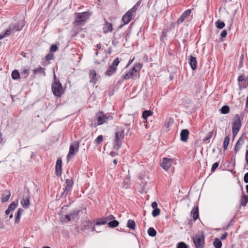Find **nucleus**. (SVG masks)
I'll list each match as a JSON object with an SVG mask.
<instances>
[{"label": "nucleus", "mask_w": 248, "mask_h": 248, "mask_svg": "<svg viewBox=\"0 0 248 248\" xmlns=\"http://www.w3.org/2000/svg\"><path fill=\"white\" fill-rule=\"evenodd\" d=\"M160 209L157 208L153 209L152 214L154 217H156L160 214Z\"/></svg>", "instance_id": "4c0bfd02"}, {"label": "nucleus", "mask_w": 248, "mask_h": 248, "mask_svg": "<svg viewBox=\"0 0 248 248\" xmlns=\"http://www.w3.org/2000/svg\"><path fill=\"white\" fill-rule=\"evenodd\" d=\"M124 136V130L123 127H119L116 131L115 139L113 143L114 148L118 150L121 147Z\"/></svg>", "instance_id": "7ed1b4c3"}, {"label": "nucleus", "mask_w": 248, "mask_h": 248, "mask_svg": "<svg viewBox=\"0 0 248 248\" xmlns=\"http://www.w3.org/2000/svg\"><path fill=\"white\" fill-rule=\"evenodd\" d=\"M11 196V192L9 190H6L2 194L1 202H5L8 201Z\"/></svg>", "instance_id": "4be33fe9"}, {"label": "nucleus", "mask_w": 248, "mask_h": 248, "mask_svg": "<svg viewBox=\"0 0 248 248\" xmlns=\"http://www.w3.org/2000/svg\"><path fill=\"white\" fill-rule=\"evenodd\" d=\"M90 78H91V82L95 84L97 82V79L96 78V73L94 70H91L90 71Z\"/></svg>", "instance_id": "412c9836"}, {"label": "nucleus", "mask_w": 248, "mask_h": 248, "mask_svg": "<svg viewBox=\"0 0 248 248\" xmlns=\"http://www.w3.org/2000/svg\"><path fill=\"white\" fill-rule=\"evenodd\" d=\"M24 210L22 208H19L17 211L16 216L15 218V223H18L19 222L21 214L23 212Z\"/></svg>", "instance_id": "bb28decb"}, {"label": "nucleus", "mask_w": 248, "mask_h": 248, "mask_svg": "<svg viewBox=\"0 0 248 248\" xmlns=\"http://www.w3.org/2000/svg\"><path fill=\"white\" fill-rule=\"evenodd\" d=\"M45 68H43V67H42L41 66H39L38 67H37L35 69H34L33 70V73L34 75L39 74V75H42L43 76H45L46 73H45Z\"/></svg>", "instance_id": "6ab92c4d"}, {"label": "nucleus", "mask_w": 248, "mask_h": 248, "mask_svg": "<svg viewBox=\"0 0 248 248\" xmlns=\"http://www.w3.org/2000/svg\"><path fill=\"white\" fill-rule=\"evenodd\" d=\"M185 19V18H184V17L182 15H181V16L178 19L177 21V23L178 24H180L182 23Z\"/></svg>", "instance_id": "8fccbe9b"}, {"label": "nucleus", "mask_w": 248, "mask_h": 248, "mask_svg": "<svg viewBox=\"0 0 248 248\" xmlns=\"http://www.w3.org/2000/svg\"><path fill=\"white\" fill-rule=\"evenodd\" d=\"M65 218L67 219V220L69 221L72 220V219L71 218V217L69 215V214L65 215Z\"/></svg>", "instance_id": "0e129e2a"}, {"label": "nucleus", "mask_w": 248, "mask_h": 248, "mask_svg": "<svg viewBox=\"0 0 248 248\" xmlns=\"http://www.w3.org/2000/svg\"><path fill=\"white\" fill-rule=\"evenodd\" d=\"M189 63L193 70H195L197 67V62L195 57L190 56Z\"/></svg>", "instance_id": "dca6fc26"}, {"label": "nucleus", "mask_w": 248, "mask_h": 248, "mask_svg": "<svg viewBox=\"0 0 248 248\" xmlns=\"http://www.w3.org/2000/svg\"><path fill=\"white\" fill-rule=\"evenodd\" d=\"M227 34V31L226 30H224L221 31V32L220 33V36H221V37L224 38V37H226Z\"/></svg>", "instance_id": "864d4df0"}, {"label": "nucleus", "mask_w": 248, "mask_h": 248, "mask_svg": "<svg viewBox=\"0 0 248 248\" xmlns=\"http://www.w3.org/2000/svg\"><path fill=\"white\" fill-rule=\"evenodd\" d=\"M131 73L133 74V76L134 77H135V78L137 77V72L136 71V70H134L133 68H132V69L129 71Z\"/></svg>", "instance_id": "6e6d98bb"}, {"label": "nucleus", "mask_w": 248, "mask_h": 248, "mask_svg": "<svg viewBox=\"0 0 248 248\" xmlns=\"http://www.w3.org/2000/svg\"><path fill=\"white\" fill-rule=\"evenodd\" d=\"M191 216L194 220H196L199 217V211L198 206H194L191 210Z\"/></svg>", "instance_id": "a211bd4d"}, {"label": "nucleus", "mask_w": 248, "mask_h": 248, "mask_svg": "<svg viewBox=\"0 0 248 248\" xmlns=\"http://www.w3.org/2000/svg\"><path fill=\"white\" fill-rule=\"evenodd\" d=\"M119 62H120L119 59L118 58H117L114 59L111 65L115 67H117V66L119 64Z\"/></svg>", "instance_id": "49530a36"}, {"label": "nucleus", "mask_w": 248, "mask_h": 248, "mask_svg": "<svg viewBox=\"0 0 248 248\" xmlns=\"http://www.w3.org/2000/svg\"><path fill=\"white\" fill-rule=\"evenodd\" d=\"M248 202V196L243 194L241 196L240 200V206H245Z\"/></svg>", "instance_id": "5701e85b"}, {"label": "nucleus", "mask_w": 248, "mask_h": 248, "mask_svg": "<svg viewBox=\"0 0 248 248\" xmlns=\"http://www.w3.org/2000/svg\"><path fill=\"white\" fill-rule=\"evenodd\" d=\"M12 78L14 79H18L20 78V74L16 70H14L11 74Z\"/></svg>", "instance_id": "2f4dec72"}, {"label": "nucleus", "mask_w": 248, "mask_h": 248, "mask_svg": "<svg viewBox=\"0 0 248 248\" xmlns=\"http://www.w3.org/2000/svg\"><path fill=\"white\" fill-rule=\"evenodd\" d=\"M244 140L242 137H241L237 141L234 150L235 154H236L241 148L242 145L244 143Z\"/></svg>", "instance_id": "2eb2a0df"}, {"label": "nucleus", "mask_w": 248, "mask_h": 248, "mask_svg": "<svg viewBox=\"0 0 248 248\" xmlns=\"http://www.w3.org/2000/svg\"><path fill=\"white\" fill-rule=\"evenodd\" d=\"M29 73V70L27 69H24L23 70V71L21 72V75L22 76H23L24 78H26L27 77Z\"/></svg>", "instance_id": "a18cd8bd"}, {"label": "nucleus", "mask_w": 248, "mask_h": 248, "mask_svg": "<svg viewBox=\"0 0 248 248\" xmlns=\"http://www.w3.org/2000/svg\"><path fill=\"white\" fill-rule=\"evenodd\" d=\"M196 248H203L205 244L204 236L202 233L196 234L192 237Z\"/></svg>", "instance_id": "423d86ee"}, {"label": "nucleus", "mask_w": 248, "mask_h": 248, "mask_svg": "<svg viewBox=\"0 0 248 248\" xmlns=\"http://www.w3.org/2000/svg\"><path fill=\"white\" fill-rule=\"evenodd\" d=\"M219 162H216L213 164L211 168V171L214 172L215 171L216 169L218 167Z\"/></svg>", "instance_id": "de8ad7c7"}, {"label": "nucleus", "mask_w": 248, "mask_h": 248, "mask_svg": "<svg viewBox=\"0 0 248 248\" xmlns=\"http://www.w3.org/2000/svg\"><path fill=\"white\" fill-rule=\"evenodd\" d=\"M142 68V65L140 63H137L134 65V66L133 68L136 70L137 72H139Z\"/></svg>", "instance_id": "58836bf2"}, {"label": "nucleus", "mask_w": 248, "mask_h": 248, "mask_svg": "<svg viewBox=\"0 0 248 248\" xmlns=\"http://www.w3.org/2000/svg\"><path fill=\"white\" fill-rule=\"evenodd\" d=\"M25 26V22L22 20L19 21L17 24L10 25L5 31H9V35L11 32H16L21 30Z\"/></svg>", "instance_id": "6e6552de"}, {"label": "nucleus", "mask_w": 248, "mask_h": 248, "mask_svg": "<svg viewBox=\"0 0 248 248\" xmlns=\"http://www.w3.org/2000/svg\"><path fill=\"white\" fill-rule=\"evenodd\" d=\"M103 30L104 33H107L108 31H111L112 30V26L111 24L106 20L105 24L103 28Z\"/></svg>", "instance_id": "aec40b11"}, {"label": "nucleus", "mask_w": 248, "mask_h": 248, "mask_svg": "<svg viewBox=\"0 0 248 248\" xmlns=\"http://www.w3.org/2000/svg\"><path fill=\"white\" fill-rule=\"evenodd\" d=\"M112 119L113 117L110 114H105L103 112L100 111L96 114L95 120L92 122L91 126L96 127L97 125L107 123Z\"/></svg>", "instance_id": "f257e3e1"}, {"label": "nucleus", "mask_w": 248, "mask_h": 248, "mask_svg": "<svg viewBox=\"0 0 248 248\" xmlns=\"http://www.w3.org/2000/svg\"><path fill=\"white\" fill-rule=\"evenodd\" d=\"M239 131V130H238L232 129L233 138H234V137L236 136V135L238 133Z\"/></svg>", "instance_id": "bf43d9fd"}, {"label": "nucleus", "mask_w": 248, "mask_h": 248, "mask_svg": "<svg viewBox=\"0 0 248 248\" xmlns=\"http://www.w3.org/2000/svg\"><path fill=\"white\" fill-rule=\"evenodd\" d=\"M62 160L58 159L56 164V174L57 176H61L62 174Z\"/></svg>", "instance_id": "ddd939ff"}, {"label": "nucleus", "mask_w": 248, "mask_h": 248, "mask_svg": "<svg viewBox=\"0 0 248 248\" xmlns=\"http://www.w3.org/2000/svg\"><path fill=\"white\" fill-rule=\"evenodd\" d=\"M228 235V233L225 232L224 234H223L220 237V239L222 240H223L225 239Z\"/></svg>", "instance_id": "052dcab7"}, {"label": "nucleus", "mask_w": 248, "mask_h": 248, "mask_svg": "<svg viewBox=\"0 0 248 248\" xmlns=\"http://www.w3.org/2000/svg\"><path fill=\"white\" fill-rule=\"evenodd\" d=\"M213 245L215 248H221L222 247V242L218 238H215Z\"/></svg>", "instance_id": "cd10ccee"}, {"label": "nucleus", "mask_w": 248, "mask_h": 248, "mask_svg": "<svg viewBox=\"0 0 248 248\" xmlns=\"http://www.w3.org/2000/svg\"><path fill=\"white\" fill-rule=\"evenodd\" d=\"M131 78L133 79L135 78L133 76V74L131 73L130 71L126 73L124 76V79H129Z\"/></svg>", "instance_id": "e433bc0d"}, {"label": "nucleus", "mask_w": 248, "mask_h": 248, "mask_svg": "<svg viewBox=\"0 0 248 248\" xmlns=\"http://www.w3.org/2000/svg\"><path fill=\"white\" fill-rule=\"evenodd\" d=\"M120 43V41L117 40V35L114 36V38L112 41V43L114 45L118 44Z\"/></svg>", "instance_id": "4d7b16f0"}, {"label": "nucleus", "mask_w": 248, "mask_h": 248, "mask_svg": "<svg viewBox=\"0 0 248 248\" xmlns=\"http://www.w3.org/2000/svg\"><path fill=\"white\" fill-rule=\"evenodd\" d=\"M152 112L150 110H144L142 112V118H143V122L146 123L147 122V119L148 117L152 115Z\"/></svg>", "instance_id": "b1692460"}, {"label": "nucleus", "mask_w": 248, "mask_h": 248, "mask_svg": "<svg viewBox=\"0 0 248 248\" xmlns=\"http://www.w3.org/2000/svg\"><path fill=\"white\" fill-rule=\"evenodd\" d=\"M245 158L247 165H248V150H246Z\"/></svg>", "instance_id": "e2e57ef3"}, {"label": "nucleus", "mask_w": 248, "mask_h": 248, "mask_svg": "<svg viewBox=\"0 0 248 248\" xmlns=\"http://www.w3.org/2000/svg\"><path fill=\"white\" fill-rule=\"evenodd\" d=\"M79 142L75 141L71 144L69 147V153L67 156V159H69L73 157L78 152L79 149Z\"/></svg>", "instance_id": "1a4fd4ad"}, {"label": "nucleus", "mask_w": 248, "mask_h": 248, "mask_svg": "<svg viewBox=\"0 0 248 248\" xmlns=\"http://www.w3.org/2000/svg\"><path fill=\"white\" fill-rule=\"evenodd\" d=\"M9 35V31H5L4 32H1L0 34V39H3Z\"/></svg>", "instance_id": "c03bdc74"}, {"label": "nucleus", "mask_w": 248, "mask_h": 248, "mask_svg": "<svg viewBox=\"0 0 248 248\" xmlns=\"http://www.w3.org/2000/svg\"><path fill=\"white\" fill-rule=\"evenodd\" d=\"M117 69V67H115L112 65H110L106 71L105 74L108 77H110L115 73Z\"/></svg>", "instance_id": "f3484780"}, {"label": "nucleus", "mask_w": 248, "mask_h": 248, "mask_svg": "<svg viewBox=\"0 0 248 248\" xmlns=\"http://www.w3.org/2000/svg\"><path fill=\"white\" fill-rule=\"evenodd\" d=\"M244 80V78L242 75L239 76V77L238 78V81L239 83V85H240V82H242V81H243Z\"/></svg>", "instance_id": "13d9d810"}, {"label": "nucleus", "mask_w": 248, "mask_h": 248, "mask_svg": "<svg viewBox=\"0 0 248 248\" xmlns=\"http://www.w3.org/2000/svg\"><path fill=\"white\" fill-rule=\"evenodd\" d=\"M177 248H188V246L185 243L181 242L177 244Z\"/></svg>", "instance_id": "79ce46f5"}, {"label": "nucleus", "mask_w": 248, "mask_h": 248, "mask_svg": "<svg viewBox=\"0 0 248 248\" xmlns=\"http://www.w3.org/2000/svg\"><path fill=\"white\" fill-rule=\"evenodd\" d=\"M230 141L229 136L225 137L223 142V148L225 150L227 149Z\"/></svg>", "instance_id": "f704fd0d"}, {"label": "nucleus", "mask_w": 248, "mask_h": 248, "mask_svg": "<svg viewBox=\"0 0 248 248\" xmlns=\"http://www.w3.org/2000/svg\"><path fill=\"white\" fill-rule=\"evenodd\" d=\"M152 207L154 209L157 208V203L156 202H154L152 203Z\"/></svg>", "instance_id": "680f3d73"}, {"label": "nucleus", "mask_w": 248, "mask_h": 248, "mask_svg": "<svg viewBox=\"0 0 248 248\" xmlns=\"http://www.w3.org/2000/svg\"><path fill=\"white\" fill-rule=\"evenodd\" d=\"M191 13V9H187L186 10L183 14L182 16L185 18V19H186L188 16H190V14Z\"/></svg>", "instance_id": "c9c22d12"}, {"label": "nucleus", "mask_w": 248, "mask_h": 248, "mask_svg": "<svg viewBox=\"0 0 248 248\" xmlns=\"http://www.w3.org/2000/svg\"><path fill=\"white\" fill-rule=\"evenodd\" d=\"M11 212V211L9 209H7L6 211H5V214L6 215H8L9 214H10V212Z\"/></svg>", "instance_id": "338daca9"}, {"label": "nucleus", "mask_w": 248, "mask_h": 248, "mask_svg": "<svg viewBox=\"0 0 248 248\" xmlns=\"http://www.w3.org/2000/svg\"><path fill=\"white\" fill-rule=\"evenodd\" d=\"M74 182L72 179H67L63 184V191L61 193V197L66 198L72 190Z\"/></svg>", "instance_id": "39448f33"}, {"label": "nucleus", "mask_w": 248, "mask_h": 248, "mask_svg": "<svg viewBox=\"0 0 248 248\" xmlns=\"http://www.w3.org/2000/svg\"><path fill=\"white\" fill-rule=\"evenodd\" d=\"M241 125L242 124L239 115H235L234 118V121L232 123V129L240 130Z\"/></svg>", "instance_id": "9b49d317"}, {"label": "nucleus", "mask_w": 248, "mask_h": 248, "mask_svg": "<svg viewBox=\"0 0 248 248\" xmlns=\"http://www.w3.org/2000/svg\"><path fill=\"white\" fill-rule=\"evenodd\" d=\"M103 140V137L102 135H99L95 140V143L98 145L101 143Z\"/></svg>", "instance_id": "ea45409f"}, {"label": "nucleus", "mask_w": 248, "mask_h": 248, "mask_svg": "<svg viewBox=\"0 0 248 248\" xmlns=\"http://www.w3.org/2000/svg\"><path fill=\"white\" fill-rule=\"evenodd\" d=\"M140 4V1H138L130 10L127 11L122 17L124 24H127L135 16L136 12Z\"/></svg>", "instance_id": "f03ea898"}, {"label": "nucleus", "mask_w": 248, "mask_h": 248, "mask_svg": "<svg viewBox=\"0 0 248 248\" xmlns=\"http://www.w3.org/2000/svg\"><path fill=\"white\" fill-rule=\"evenodd\" d=\"M172 162V159L164 157L161 163V166L163 169L166 170H168L171 166Z\"/></svg>", "instance_id": "f8f14e48"}, {"label": "nucleus", "mask_w": 248, "mask_h": 248, "mask_svg": "<svg viewBox=\"0 0 248 248\" xmlns=\"http://www.w3.org/2000/svg\"><path fill=\"white\" fill-rule=\"evenodd\" d=\"M105 218H106V220H107V222L108 221H110L111 220H113L115 218L114 216L112 215H109Z\"/></svg>", "instance_id": "603ef678"}, {"label": "nucleus", "mask_w": 248, "mask_h": 248, "mask_svg": "<svg viewBox=\"0 0 248 248\" xmlns=\"http://www.w3.org/2000/svg\"><path fill=\"white\" fill-rule=\"evenodd\" d=\"M127 227L131 230H134L135 229L136 223L132 219H129L127 221Z\"/></svg>", "instance_id": "393cba45"}, {"label": "nucleus", "mask_w": 248, "mask_h": 248, "mask_svg": "<svg viewBox=\"0 0 248 248\" xmlns=\"http://www.w3.org/2000/svg\"><path fill=\"white\" fill-rule=\"evenodd\" d=\"M54 81L52 85V91L54 95L61 97L63 93L62 87L59 80L57 79L55 74H54Z\"/></svg>", "instance_id": "20e7f679"}, {"label": "nucleus", "mask_w": 248, "mask_h": 248, "mask_svg": "<svg viewBox=\"0 0 248 248\" xmlns=\"http://www.w3.org/2000/svg\"><path fill=\"white\" fill-rule=\"evenodd\" d=\"M244 181L245 183H248V172H247L244 175Z\"/></svg>", "instance_id": "5fc2aeb1"}, {"label": "nucleus", "mask_w": 248, "mask_h": 248, "mask_svg": "<svg viewBox=\"0 0 248 248\" xmlns=\"http://www.w3.org/2000/svg\"><path fill=\"white\" fill-rule=\"evenodd\" d=\"M245 107L246 108H248V96H247V98Z\"/></svg>", "instance_id": "774afa93"}, {"label": "nucleus", "mask_w": 248, "mask_h": 248, "mask_svg": "<svg viewBox=\"0 0 248 248\" xmlns=\"http://www.w3.org/2000/svg\"><path fill=\"white\" fill-rule=\"evenodd\" d=\"M215 25L217 28L221 29L225 27V23L224 22L220 20H218L215 22Z\"/></svg>", "instance_id": "c756f323"}, {"label": "nucleus", "mask_w": 248, "mask_h": 248, "mask_svg": "<svg viewBox=\"0 0 248 248\" xmlns=\"http://www.w3.org/2000/svg\"><path fill=\"white\" fill-rule=\"evenodd\" d=\"M213 133H214L213 131H211L209 132L207 134L206 136L204 138V141H206L208 140H210L211 138V137H212Z\"/></svg>", "instance_id": "37998d69"}, {"label": "nucleus", "mask_w": 248, "mask_h": 248, "mask_svg": "<svg viewBox=\"0 0 248 248\" xmlns=\"http://www.w3.org/2000/svg\"><path fill=\"white\" fill-rule=\"evenodd\" d=\"M107 220H106V218H99L96 223V225H105L107 224Z\"/></svg>", "instance_id": "473e14b6"}, {"label": "nucleus", "mask_w": 248, "mask_h": 248, "mask_svg": "<svg viewBox=\"0 0 248 248\" xmlns=\"http://www.w3.org/2000/svg\"><path fill=\"white\" fill-rule=\"evenodd\" d=\"M80 212L79 210H74L72 211L70 213L69 215L72 220L76 219L78 217Z\"/></svg>", "instance_id": "a878e982"}, {"label": "nucleus", "mask_w": 248, "mask_h": 248, "mask_svg": "<svg viewBox=\"0 0 248 248\" xmlns=\"http://www.w3.org/2000/svg\"><path fill=\"white\" fill-rule=\"evenodd\" d=\"M134 58H133V59H130V60H129L128 63V64H127V65H126V67H128V66H129V65L132 63V62H133V61H134Z\"/></svg>", "instance_id": "69168bd1"}, {"label": "nucleus", "mask_w": 248, "mask_h": 248, "mask_svg": "<svg viewBox=\"0 0 248 248\" xmlns=\"http://www.w3.org/2000/svg\"><path fill=\"white\" fill-rule=\"evenodd\" d=\"M30 192L29 190H27V194H25L23 195L22 199L21 201V203L24 208H28L30 204Z\"/></svg>", "instance_id": "9d476101"}, {"label": "nucleus", "mask_w": 248, "mask_h": 248, "mask_svg": "<svg viewBox=\"0 0 248 248\" xmlns=\"http://www.w3.org/2000/svg\"><path fill=\"white\" fill-rule=\"evenodd\" d=\"M91 14L87 12L78 13L77 14L75 21L78 25H83L86 21L90 18Z\"/></svg>", "instance_id": "0eeeda50"}, {"label": "nucleus", "mask_w": 248, "mask_h": 248, "mask_svg": "<svg viewBox=\"0 0 248 248\" xmlns=\"http://www.w3.org/2000/svg\"><path fill=\"white\" fill-rule=\"evenodd\" d=\"M58 46L56 45H52L50 48L51 52H56L58 50Z\"/></svg>", "instance_id": "09e8293b"}, {"label": "nucleus", "mask_w": 248, "mask_h": 248, "mask_svg": "<svg viewBox=\"0 0 248 248\" xmlns=\"http://www.w3.org/2000/svg\"><path fill=\"white\" fill-rule=\"evenodd\" d=\"M54 55L52 53H49L46 56V61H50L53 59Z\"/></svg>", "instance_id": "3c124183"}, {"label": "nucleus", "mask_w": 248, "mask_h": 248, "mask_svg": "<svg viewBox=\"0 0 248 248\" xmlns=\"http://www.w3.org/2000/svg\"><path fill=\"white\" fill-rule=\"evenodd\" d=\"M148 234L151 237H155L156 234V232L154 228L150 227L148 230Z\"/></svg>", "instance_id": "7c9ffc66"}, {"label": "nucleus", "mask_w": 248, "mask_h": 248, "mask_svg": "<svg viewBox=\"0 0 248 248\" xmlns=\"http://www.w3.org/2000/svg\"><path fill=\"white\" fill-rule=\"evenodd\" d=\"M108 224L109 227L115 228L119 225V222L117 220L114 219L113 220L109 221Z\"/></svg>", "instance_id": "c85d7f7f"}, {"label": "nucleus", "mask_w": 248, "mask_h": 248, "mask_svg": "<svg viewBox=\"0 0 248 248\" xmlns=\"http://www.w3.org/2000/svg\"><path fill=\"white\" fill-rule=\"evenodd\" d=\"M17 204L15 203V202H12L8 206V208L10 209V210L13 211L17 207Z\"/></svg>", "instance_id": "a19ab883"}, {"label": "nucleus", "mask_w": 248, "mask_h": 248, "mask_svg": "<svg viewBox=\"0 0 248 248\" xmlns=\"http://www.w3.org/2000/svg\"><path fill=\"white\" fill-rule=\"evenodd\" d=\"M189 134V132L187 129H183L180 133V140L182 141H186L187 140Z\"/></svg>", "instance_id": "4468645a"}, {"label": "nucleus", "mask_w": 248, "mask_h": 248, "mask_svg": "<svg viewBox=\"0 0 248 248\" xmlns=\"http://www.w3.org/2000/svg\"><path fill=\"white\" fill-rule=\"evenodd\" d=\"M220 111L221 113L226 114L229 113L230 108L227 105H224L221 108Z\"/></svg>", "instance_id": "72a5a7b5"}]
</instances>
